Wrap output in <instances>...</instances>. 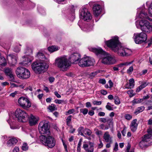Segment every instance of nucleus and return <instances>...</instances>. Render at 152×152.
<instances>
[{"mask_svg":"<svg viewBox=\"0 0 152 152\" xmlns=\"http://www.w3.org/2000/svg\"><path fill=\"white\" fill-rule=\"evenodd\" d=\"M105 44L115 52L121 56H128L132 53L131 50L122 47L120 43L117 36L112 37L109 40L105 41Z\"/></svg>","mask_w":152,"mask_h":152,"instance_id":"f257e3e1","label":"nucleus"},{"mask_svg":"<svg viewBox=\"0 0 152 152\" xmlns=\"http://www.w3.org/2000/svg\"><path fill=\"white\" fill-rule=\"evenodd\" d=\"M55 65L61 71H66L69 68L70 64L66 57L64 56L56 59Z\"/></svg>","mask_w":152,"mask_h":152,"instance_id":"f03ea898","label":"nucleus"},{"mask_svg":"<svg viewBox=\"0 0 152 152\" xmlns=\"http://www.w3.org/2000/svg\"><path fill=\"white\" fill-rule=\"evenodd\" d=\"M41 142L45 146L52 148L55 145L56 141L54 138L49 135H42L40 136Z\"/></svg>","mask_w":152,"mask_h":152,"instance_id":"7ed1b4c3","label":"nucleus"},{"mask_svg":"<svg viewBox=\"0 0 152 152\" xmlns=\"http://www.w3.org/2000/svg\"><path fill=\"white\" fill-rule=\"evenodd\" d=\"M13 118L18 121L25 122L28 120V114L24 111L18 109L15 111Z\"/></svg>","mask_w":152,"mask_h":152,"instance_id":"20e7f679","label":"nucleus"},{"mask_svg":"<svg viewBox=\"0 0 152 152\" xmlns=\"http://www.w3.org/2000/svg\"><path fill=\"white\" fill-rule=\"evenodd\" d=\"M32 69L36 73L40 74L45 71L48 65L45 63L35 62L31 65Z\"/></svg>","mask_w":152,"mask_h":152,"instance_id":"39448f33","label":"nucleus"},{"mask_svg":"<svg viewBox=\"0 0 152 152\" xmlns=\"http://www.w3.org/2000/svg\"><path fill=\"white\" fill-rule=\"evenodd\" d=\"M95 61L94 59L90 57H86L80 59L78 62L79 65L82 67L93 66Z\"/></svg>","mask_w":152,"mask_h":152,"instance_id":"423d86ee","label":"nucleus"},{"mask_svg":"<svg viewBox=\"0 0 152 152\" xmlns=\"http://www.w3.org/2000/svg\"><path fill=\"white\" fill-rule=\"evenodd\" d=\"M16 74L19 78L22 79H27L30 75L29 70L22 67H19L17 68Z\"/></svg>","mask_w":152,"mask_h":152,"instance_id":"0eeeda50","label":"nucleus"},{"mask_svg":"<svg viewBox=\"0 0 152 152\" xmlns=\"http://www.w3.org/2000/svg\"><path fill=\"white\" fill-rule=\"evenodd\" d=\"M148 134L144 135L142 140L139 143V146L141 148L147 147L150 145L148 142L150 141L151 137L152 136V129H148Z\"/></svg>","mask_w":152,"mask_h":152,"instance_id":"6e6552de","label":"nucleus"},{"mask_svg":"<svg viewBox=\"0 0 152 152\" xmlns=\"http://www.w3.org/2000/svg\"><path fill=\"white\" fill-rule=\"evenodd\" d=\"M48 122L43 121L39 124L38 128L40 133L41 134L49 135L50 134Z\"/></svg>","mask_w":152,"mask_h":152,"instance_id":"1a4fd4ad","label":"nucleus"},{"mask_svg":"<svg viewBox=\"0 0 152 152\" xmlns=\"http://www.w3.org/2000/svg\"><path fill=\"white\" fill-rule=\"evenodd\" d=\"M146 34L144 32L134 33L133 38L137 44H141L146 41L147 39Z\"/></svg>","mask_w":152,"mask_h":152,"instance_id":"9d476101","label":"nucleus"},{"mask_svg":"<svg viewBox=\"0 0 152 152\" xmlns=\"http://www.w3.org/2000/svg\"><path fill=\"white\" fill-rule=\"evenodd\" d=\"M139 25L142 31L149 33L152 31V26L148 21L142 20L139 22Z\"/></svg>","mask_w":152,"mask_h":152,"instance_id":"9b49d317","label":"nucleus"},{"mask_svg":"<svg viewBox=\"0 0 152 152\" xmlns=\"http://www.w3.org/2000/svg\"><path fill=\"white\" fill-rule=\"evenodd\" d=\"M80 18L84 21H88L92 18V16L90 13L86 8H83L80 10Z\"/></svg>","mask_w":152,"mask_h":152,"instance_id":"f8f14e48","label":"nucleus"},{"mask_svg":"<svg viewBox=\"0 0 152 152\" xmlns=\"http://www.w3.org/2000/svg\"><path fill=\"white\" fill-rule=\"evenodd\" d=\"M18 103L24 109L29 108L31 105V104L28 99L22 96L19 98Z\"/></svg>","mask_w":152,"mask_h":152,"instance_id":"ddd939ff","label":"nucleus"},{"mask_svg":"<svg viewBox=\"0 0 152 152\" xmlns=\"http://www.w3.org/2000/svg\"><path fill=\"white\" fill-rule=\"evenodd\" d=\"M101 62L105 64H112L115 63L116 60L110 54H107L105 57L102 58Z\"/></svg>","mask_w":152,"mask_h":152,"instance_id":"4468645a","label":"nucleus"},{"mask_svg":"<svg viewBox=\"0 0 152 152\" xmlns=\"http://www.w3.org/2000/svg\"><path fill=\"white\" fill-rule=\"evenodd\" d=\"M83 148L85 150L86 152H94V143L91 142H84Z\"/></svg>","mask_w":152,"mask_h":152,"instance_id":"2eb2a0df","label":"nucleus"},{"mask_svg":"<svg viewBox=\"0 0 152 152\" xmlns=\"http://www.w3.org/2000/svg\"><path fill=\"white\" fill-rule=\"evenodd\" d=\"M81 58L80 54L78 53H74L72 54L69 57L70 61L75 64L78 62Z\"/></svg>","mask_w":152,"mask_h":152,"instance_id":"dca6fc26","label":"nucleus"},{"mask_svg":"<svg viewBox=\"0 0 152 152\" xmlns=\"http://www.w3.org/2000/svg\"><path fill=\"white\" fill-rule=\"evenodd\" d=\"M137 16L144 20H148L150 21H152V19L150 18L147 12L143 10L141 11L139 14L137 13Z\"/></svg>","mask_w":152,"mask_h":152,"instance_id":"f3484780","label":"nucleus"},{"mask_svg":"<svg viewBox=\"0 0 152 152\" xmlns=\"http://www.w3.org/2000/svg\"><path fill=\"white\" fill-rule=\"evenodd\" d=\"M39 118L33 115H31L29 118L28 122L30 126H33L37 124Z\"/></svg>","mask_w":152,"mask_h":152,"instance_id":"a211bd4d","label":"nucleus"},{"mask_svg":"<svg viewBox=\"0 0 152 152\" xmlns=\"http://www.w3.org/2000/svg\"><path fill=\"white\" fill-rule=\"evenodd\" d=\"M93 10L94 15L98 16L100 13L101 9L100 6L98 4H95L93 8Z\"/></svg>","mask_w":152,"mask_h":152,"instance_id":"6ab92c4d","label":"nucleus"},{"mask_svg":"<svg viewBox=\"0 0 152 152\" xmlns=\"http://www.w3.org/2000/svg\"><path fill=\"white\" fill-rule=\"evenodd\" d=\"M137 120L135 119L132 121L130 125V128L132 131L135 132L137 130L138 124L137 123Z\"/></svg>","mask_w":152,"mask_h":152,"instance_id":"aec40b11","label":"nucleus"},{"mask_svg":"<svg viewBox=\"0 0 152 152\" xmlns=\"http://www.w3.org/2000/svg\"><path fill=\"white\" fill-rule=\"evenodd\" d=\"M93 23H88L85 24L82 29L84 31L88 32L91 30L93 27Z\"/></svg>","mask_w":152,"mask_h":152,"instance_id":"412c9836","label":"nucleus"},{"mask_svg":"<svg viewBox=\"0 0 152 152\" xmlns=\"http://www.w3.org/2000/svg\"><path fill=\"white\" fill-rule=\"evenodd\" d=\"M103 138L106 142L110 143H112V140L108 132H106L104 133Z\"/></svg>","mask_w":152,"mask_h":152,"instance_id":"4be33fe9","label":"nucleus"},{"mask_svg":"<svg viewBox=\"0 0 152 152\" xmlns=\"http://www.w3.org/2000/svg\"><path fill=\"white\" fill-rule=\"evenodd\" d=\"M90 50L97 54H101L105 55L106 53L101 48H92Z\"/></svg>","mask_w":152,"mask_h":152,"instance_id":"5701e85b","label":"nucleus"},{"mask_svg":"<svg viewBox=\"0 0 152 152\" xmlns=\"http://www.w3.org/2000/svg\"><path fill=\"white\" fill-rule=\"evenodd\" d=\"M18 142L17 140L15 138H12L8 140L7 143V145L8 147L15 145Z\"/></svg>","mask_w":152,"mask_h":152,"instance_id":"b1692460","label":"nucleus"},{"mask_svg":"<svg viewBox=\"0 0 152 152\" xmlns=\"http://www.w3.org/2000/svg\"><path fill=\"white\" fill-rule=\"evenodd\" d=\"M99 121L102 123H105L107 122L111 123L112 122L113 119L112 118H100L99 119Z\"/></svg>","mask_w":152,"mask_h":152,"instance_id":"393cba45","label":"nucleus"},{"mask_svg":"<svg viewBox=\"0 0 152 152\" xmlns=\"http://www.w3.org/2000/svg\"><path fill=\"white\" fill-rule=\"evenodd\" d=\"M48 50L51 53L57 51L58 50V47L55 46H51L48 48Z\"/></svg>","mask_w":152,"mask_h":152,"instance_id":"a878e982","label":"nucleus"},{"mask_svg":"<svg viewBox=\"0 0 152 152\" xmlns=\"http://www.w3.org/2000/svg\"><path fill=\"white\" fill-rule=\"evenodd\" d=\"M7 64V62L5 58L2 56H0V65L5 66Z\"/></svg>","mask_w":152,"mask_h":152,"instance_id":"bb28decb","label":"nucleus"},{"mask_svg":"<svg viewBox=\"0 0 152 152\" xmlns=\"http://www.w3.org/2000/svg\"><path fill=\"white\" fill-rule=\"evenodd\" d=\"M145 109V107L144 106L140 107H138L135 110L134 113L137 115L138 113L142 112Z\"/></svg>","mask_w":152,"mask_h":152,"instance_id":"cd10ccee","label":"nucleus"},{"mask_svg":"<svg viewBox=\"0 0 152 152\" xmlns=\"http://www.w3.org/2000/svg\"><path fill=\"white\" fill-rule=\"evenodd\" d=\"M85 128H84L83 126H80L77 130L78 132V134L81 135H83V133L85 132Z\"/></svg>","mask_w":152,"mask_h":152,"instance_id":"c85d7f7f","label":"nucleus"},{"mask_svg":"<svg viewBox=\"0 0 152 152\" xmlns=\"http://www.w3.org/2000/svg\"><path fill=\"white\" fill-rule=\"evenodd\" d=\"M8 56L10 58L12 61V63L13 64L16 63L17 58L15 56L10 54L8 55Z\"/></svg>","mask_w":152,"mask_h":152,"instance_id":"c756f323","label":"nucleus"},{"mask_svg":"<svg viewBox=\"0 0 152 152\" xmlns=\"http://www.w3.org/2000/svg\"><path fill=\"white\" fill-rule=\"evenodd\" d=\"M147 85V84L146 82H145L141 84L136 89V92H138L140 91L142 89L144 88Z\"/></svg>","mask_w":152,"mask_h":152,"instance_id":"7c9ffc66","label":"nucleus"},{"mask_svg":"<svg viewBox=\"0 0 152 152\" xmlns=\"http://www.w3.org/2000/svg\"><path fill=\"white\" fill-rule=\"evenodd\" d=\"M148 2H147L146 3V5L148 7V11L149 14L152 15V3L149 6Z\"/></svg>","mask_w":152,"mask_h":152,"instance_id":"2f4dec72","label":"nucleus"},{"mask_svg":"<svg viewBox=\"0 0 152 152\" xmlns=\"http://www.w3.org/2000/svg\"><path fill=\"white\" fill-rule=\"evenodd\" d=\"M83 140L82 138L80 139L78 143L77 144V152H80L81 151V146L82 144V142Z\"/></svg>","mask_w":152,"mask_h":152,"instance_id":"473e14b6","label":"nucleus"},{"mask_svg":"<svg viewBox=\"0 0 152 152\" xmlns=\"http://www.w3.org/2000/svg\"><path fill=\"white\" fill-rule=\"evenodd\" d=\"M4 72L7 75L13 73L12 69L9 67H6L4 69Z\"/></svg>","mask_w":152,"mask_h":152,"instance_id":"72a5a7b5","label":"nucleus"},{"mask_svg":"<svg viewBox=\"0 0 152 152\" xmlns=\"http://www.w3.org/2000/svg\"><path fill=\"white\" fill-rule=\"evenodd\" d=\"M31 62V60L29 59L28 58H25V61L24 60L20 64L24 66H26V65H28V64Z\"/></svg>","mask_w":152,"mask_h":152,"instance_id":"f704fd0d","label":"nucleus"},{"mask_svg":"<svg viewBox=\"0 0 152 152\" xmlns=\"http://www.w3.org/2000/svg\"><path fill=\"white\" fill-rule=\"evenodd\" d=\"M48 109L51 112L53 111L57 110L56 106L53 104H51L49 106Z\"/></svg>","mask_w":152,"mask_h":152,"instance_id":"c9c22d12","label":"nucleus"},{"mask_svg":"<svg viewBox=\"0 0 152 152\" xmlns=\"http://www.w3.org/2000/svg\"><path fill=\"white\" fill-rule=\"evenodd\" d=\"M7 76H8V77L10 81L13 82H15V78L13 73L8 75Z\"/></svg>","mask_w":152,"mask_h":152,"instance_id":"e433bc0d","label":"nucleus"},{"mask_svg":"<svg viewBox=\"0 0 152 152\" xmlns=\"http://www.w3.org/2000/svg\"><path fill=\"white\" fill-rule=\"evenodd\" d=\"M71 115L68 116L66 119V124L68 126H70V123L71 122V118L72 117Z\"/></svg>","mask_w":152,"mask_h":152,"instance_id":"4c0bfd02","label":"nucleus"},{"mask_svg":"<svg viewBox=\"0 0 152 152\" xmlns=\"http://www.w3.org/2000/svg\"><path fill=\"white\" fill-rule=\"evenodd\" d=\"M143 101L142 99H134L132 102V103L134 104H135L139 103Z\"/></svg>","mask_w":152,"mask_h":152,"instance_id":"58836bf2","label":"nucleus"},{"mask_svg":"<svg viewBox=\"0 0 152 152\" xmlns=\"http://www.w3.org/2000/svg\"><path fill=\"white\" fill-rule=\"evenodd\" d=\"M92 133L91 131L89 129L85 128V132L84 133L85 134L90 136Z\"/></svg>","mask_w":152,"mask_h":152,"instance_id":"ea45409f","label":"nucleus"},{"mask_svg":"<svg viewBox=\"0 0 152 152\" xmlns=\"http://www.w3.org/2000/svg\"><path fill=\"white\" fill-rule=\"evenodd\" d=\"M80 112L84 115H86L88 113V110L87 108H82L80 110Z\"/></svg>","mask_w":152,"mask_h":152,"instance_id":"a19ab883","label":"nucleus"},{"mask_svg":"<svg viewBox=\"0 0 152 152\" xmlns=\"http://www.w3.org/2000/svg\"><path fill=\"white\" fill-rule=\"evenodd\" d=\"M37 55L39 58L44 59L45 58V56L44 54L41 52L38 53Z\"/></svg>","mask_w":152,"mask_h":152,"instance_id":"79ce46f5","label":"nucleus"},{"mask_svg":"<svg viewBox=\"0 0 152 152\" xmlns=\"http://www.w3.org/2000/svg\"><path fill=\"white\" fill-rule=\"evenodd\" d=\"M114 102L115 104L118 105L120 103V102L118 97L116 96L114 98Z\"/></svg>","mask_w":152,"mask_h":152,"instance_id":"37998d69","label":"nucleus"},{"mask_svg":"<svg viewBox=\"0 0 152 152\" xmlns=\"http://www.w3.org/2000/svg\"><path fill=\"white\" fill-rule=\"evenodd\" d=\"M22 149L24 151L27 150L28 149V146L26 143H24L22 147Z\"/></svg>","mask_w":152,"mask_h":152,"instance_id":"c03bdc74","label":"nucleus"},{"mask_svg":"<svg viewBox=\"0 0 152 152\" xmlns=\"http://www.w3.org/2000/svg\"><path fill=\"white\" fill-rule=\"evenodd\" d=\"M133 62V61L131 62H126L121 63L119 64L118 66L119 67H121L123 66H127L130 64H131Z\"/></svg>","mask_w":152,"mask_h":152,"instance_id":"a18cd8bd","label":"nucleus"},{"mask_svg":"<svg viewBox=\"0 0 152 152\" xmlns=\"http://www.w3.org/2000/svg\"><path fill=\"white\" fill-rule=\"evenodd\" d=\"M129 85L130 86V87L132 88H133L134 86V79L133 78L129 80Z\"/></svg>","mask_w":152,"mask_h":152,"instance_id":"49530a36","label":"nucleus"},{"mask_svg":"<svg viewBox=\"0 0 152 152\" xmlns=\"http://www.w3.org/2000/svg\"><path fill=\"white\" fill-rule=\"evenodd\" d=\"M75 111V110L74 109H72L69 110L67 111L66 112L65 114L66 115L70 114L72 113Z\"/></svg>","mask_w":152,"mask_h":152,"instance_id":"de8ad7c7","label":"nucleus"},{"mask_svg":"<svg viewBox=\"0 0 152 152\" xmlns=\"http://www.w3.org/2000/svg\"><path fill=\"white\" fill-rule=\"evenodd\" d=\"M125 119L128 120H130L132 118V116L128 114H126L124 116Z\"/></svg>","mask_w":152,"mask_h":152,"instance_id":"09e8293b","label":"nucleus"},{"mask_svg":"<svg viewBox=\"0 0 152 152\" xmlns=\"http://www.w3.org/2000/svg\"><path fill=\"white\" fill-rule=\"evenodd\" d=\"M131 145L129 143H128V144L127 148L126 151V152H134V151L133 150H132L131 151L129 152V150L131 148Z\"/></svg>","mask_w":152,"mask_h":152,"instance_id":"8fccbe9b","label":"nucleus"},{"mask_svg":"<svg viewBox=\"0 0 152 152\" xmlns=\"http://www.w3.org/2000/svg\"><path fill=\"white\" fill-rule=\"evenodd\" d=\"M127 94L129 95V97H131L134 96L133 91L132 90H129L127 92Z\"/></svg>","mask_w":152,"mask_h":152,"instance_id":"3c124183","label":"nucleus"},{"mask_svg":"<svg viewBox=\"0 0 152 152\" xmlns=\"http://www.w3.org/2000/svg\"><path fill=\"white\" fill-rule=\"evenodd\" d=\"M133 70V67L132 66H131L127 70V72L129 74H130Z\"/></svg>","mask_w":152,"mask_h":152,"instance_id":"603ef678","label":"nucleus"},{"mask_svg":"<svg viewBox=\"0 0 152 152\" xmlns=\"http://www.w3.org/2000/svg\"><path fill=\"white\" fill-rule=\"evenodd\" d=\"M20 48L18 46H15L14 48V50L16 52H18L20 51Z\"/></svg>","mask_w":152,"mask_h":152,"instance_id":"864d4df0","label":"nucleus"},{"mask_svg":"<svg viewBox=\"0 0 152 152\" xmlns=\"http://www.w3.org/2000/svg\"><path fill=\"white\" fill-rule=\"evenodd\" d=\"M93 104L94 105H100L101 104L102 102L100 101H95L93 102Z\"/></svg>","mask_w":152,"mask_h":152,"instance_id":"5fc2aeb1","label":"nucleus"},{"mask_svg":"<svg viewBox=\"0 0 152 152\" xmlns=\"http://www.w3.org/2000/svg\"><path fill=\"white\" fill-rule=\"evenodd\" d=\"M106 108L109 110H113V108L109 105H107L106 106Z\"/></svg>","mask_w":152,"mask_h":152,"instance_id":"6e6d98bb","label":"nucleus"},{"mask_svg":"<svg viewBox=\"0 0 152 152\" xmlns=\"http://www.w3.org/2000/svg\"><path fill=\"white\" fill-rule=\"evenodd\" d=\"M99 127H100V129H102L106 130L108 129L107 127H105L104 128V125L103 124H101L100 125H99Z\"/></svg>","mask_w":152,"mask_h":152,"instance_id":"4d7b16f0","label":"nucleus"},{"mask_svg":"<svg viewBox=\"0 0 152 152\" xmlns=\"http://www.w3.org/2000/svg\"><path fill=\"white\" fill-rule=\"evenodd\" d=\"M118 145L117 142L115 143L113 150L115 151H117L118 150Z\"/></svg>","mask_w":152,"mask_h":152,"instance_id":"13d9d810","label":"nucleus"},{"mask_svg":"<svg viewBox=\"0 0 152 152\" xmlns=\"http://www.w3.org/2000/svg\"><path fill=\"white\" fill-rule=\"evenodd\" d=\"M27 51L26 52V53H28V55H30V54L32 53V50L30 48H27Z\"/></svg>","mask_w":152,"mask_h":152,"instance_id":"bf43d9fd","label":"nucleus"},{"mask_svg":"<svg viewBox=\"0 0 152 152\" xmlns=\"http://www.w3.org/2000/svg\"><path fill=\"white\" fill-rule=\"evenodd\" d=\"M99 82L100 83H102L103 84H104L106 83V81L105 79H101L99 80Z\"/></svg>","mask_w":152,"mask_h":152,"instance_id":"052dcab7","label":"nucleus"},{"mask_svg":"<svg viewBox=\"0 0 152 152\" xmlns=\"http://www.w3.org/2000/svg\"><path fill=\"white\" fill-rule=\"evenodd\" d=\"M54 102L56 103L60 104L61 103L64 101H63L62 100H58V99H56V100H55Z\"/></svg>","mask_w":152,"mask_h":152,"instance_id":"680f3d73","label":"nucleus"},{"mask_svg":"<svg viewBox=\"0 0 152 152\" xmlns=\"http://www.w3.org/2000/svg\"><path fill=\"white\" fill-rule=\"evenodd\" d=\"M62 142L65 150L67 149V145L66 142L63 140H62Z\"/></svg>","mask_w":152,"mask_h":152,"instance_id":"e2e57ef3","label":"nucleus"},{"mask_svg":"<svg viewBox=\"0 0 152 152\" xmlns=\"http://www.w3.org/2000/svg\"><path fill=\"white\" fill-rule=\"evenodd\" d=\"M19 148L17 147H15L14 148L13 152H19Z\"/></svg>","mask_w":152,"mask_h":152,"instance_id":"0e129e2a","label":"nucleus"},{"mask_svg":"<svg viewBox=\"0 0 152 152\" xmlns=\"http://www.w3.org/2000/svg\"><path fill=\"white\" fill-rule=\"evenodd\" d=\"M96 134L98 135H102V132L101 131L97 130L96 132Z\"/></svg>","mask_w":152,"mask_h":152,"instance_id":"69168bd1","label":"nucleus"},{"mask_svg":"<svg viewBox=\"0 0 152 152\" xmlns=\"http://www.w3.org/2000/svg\"><path fill=\"white\" fill-rule=\"evenodd\" d=\"M100 91L101 93L104 95H105L107 94V91L104 90H101Z\"/></svg>","mask_w":152,"mask_h":152,"instance_id":"338daca9","label":"nucleus"},{"mask_svg":"<svg viewBox=\"0 0 152 152\" xmlns=\"http://www.w3.org/2000/svg\"><path fill=\"white\" fill-rule=\"evenodd\" d=\"M18 93V92L16 91H15L14 92L10 94V96H12V97H14L15 95Z\"/></svg>","mask_w":152,"mask_h":152,"instance_id":"774afa93","label":"nucleus"}]
</instances>
